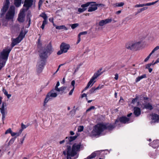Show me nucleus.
<instances>
[{"label":"nucleus","instance_id":"c85d7f7f","mask_svg":"<svg viewBox=\"0 0 159 159\" xmlns=\"http://www.w3.org/2000/svg\"><path fill=\"white\" fill-rule=\"evenodd\" d=\"M71 28L72 29H74L79 26V24L78 23H75L73 24L70 25Z\"/></svg>","mask_w":159,"mask_h":159},{"label":"nucleus","instance_id":"9d476101","mask_svg":"<svg viewBox=\"0 0 159 159\" xmlns=\"http://www.w3.org/2000/svg\"><path fill=\"white\" fill-rule=\"evenodd\" d=\"M10 3L9 0H6L5 2L3 5L2 9L1 10V13H0L1 17L4 16L6 12L8 10Z\"/></svg>","mask_w":159,"mask_h":159},{"label":"nucleus","instance_id":"ddd939ff","mask_svg":"<svg viewBox=\"0 0 159 159\" xmlns=\"http://www.w3.org/2000/svg\"><path fill=\"white\" fill-rule=\"evenodd\" d=\"M129 120V118H128L125 116H123L122 117H120L118 120H116L115 122V124H116L119 121H120L121 123L125 124L126 123H128Z\"/></svg>","mask_w":159,"mask_h":159},{"label":"nucleus","instance_id":"c756f323","mask_svg":"<svg viewBox=\"0 0 159 159\" xmlns=\"http://www.w3.org/2000/svg\"><path fill=\"white\" fill-rule=\"evenodd\" d=\"M96 156V154L94 152L93 153L87 157L88 159H91L95 157Z\"/></svg>","mask_w":159,"mask_h":159},{"label":"nucleus","instance_id":"338daca9","mask_svg":"<svg viewBox=\"0 0 159 159\" xmlns=\"http://www.w3.org/2000/svg\"><path fill=\"white\" fill-rule=\"evenodd\" d=\"M29 20V25H30V24L31 20L30 18H29V17L27 18V20Z\"/></svg>","mask_w":159,"mask_h":159},{"label":"nucleus","instance_id":"de8ad7c7","mask_svg":"<svg viewBox=\"0 0 159 159\" xmlns=\"http://www.w3.org/2000/svg\"><path fill=\"white\" fill-rule=\"evenodd\" d=\"M2 120L3 121V124L4 123V119L5 118V113H2Z\"/></svg>","mask_w":159,"mask_h":159},{"label":"nucleus","instance_id":"0e129e2a","mask_svg":"<svg viewBox=\"0 0 159 159\" xmlns=\"http://www.w3.org/2000/svg\"><path fill=\"white\" fill-rule=\"evenodd\" d=\"M153 49L156 51H157L159 49V46H156Z\"/></svg>","mask_w":159,"mask_h":159},{"label":"nucleus","instance_id":"c03bdc74","mask_svg":"<svg viewBox=\"0 0 159 159\" xmlns=\"http://www.w3.org/2000/svg\"><path fill=\"white\" fill-rule=\"evenodd\" d=\"M87 34V31H84L81 32L78 35H80V36L81 35H85L86 34Z\"/></svg>","mask_w":159,"mask_h":159},{"label":"nucleus","instance_id":"4d7b16f0","mask_svg":"<svg viewBox=\"0 0 159 159\" xmlns=\"http://www.w3.org/2000/svg\"><path fill=\"white\" fill-rule=\"evenodd\" d=\"M159 63V57L156 60L155 62L153 63V65H155L157 63Z\"/></svg>","mask_w":159,"mask_h":159},{"label":"nucleus","instance_id":"b1692460","mask_svg":"<svg viewBox=\"0 0 159 159\" xmlns=\"http://www.w3.org/2000/svg\"><path fill=\"white\" fill-rule=\"evenodd\" d=\"M56 29L57 30L64 29L65 30H68L67 28L64 25L56 26Z\"/></svg>","mask_w":159,"mask_h":159},{"label":"nucleus","instance_id":"49530a36","mask_svg":"<svg viewBox=\"0 0 159 159\" xmlns=\"http://www.w3.org/2000/svg\"><path fill=\"white\" fill-rule=\"evenodd\" d=\"M96 5L97 7H103L104 6V5L102 4H96Z\"/></svg>","mask_w":159,"mask_h":159},{"label":"nucleus","instance_id":"7c9ffc66","mask_svg":"<svg viewBox=\"0 0 159 159\" xmlns=\"http://www.w3.org/2000/svg\"><path fill=\"white\" fill-rule=\"evenodd\" d=\"M45 0H39L38 3V9L40 10L43 3L44 1Z\"/></svg>","mask_w":159,"mask_h":159},{"label":"nucleus","instance_id":"412c9836","mask_svg":"<svg viewBox=\"0 0 159 159\" xmlns=\"http://www.w3.org/2000/svg\"><path fill=\"white\" fill-rule=\"evenodd\" d=\"M21 2L22 0H14V4L16 7H18L20 6Z\"/></svg>","mask_w":159,"mask_h":159},{"label":"nucleus","instance_id":"a18cd8bd","mask_svg":"<svg viewBox=\"0 0 159 159\" xmlns=\"http://www.w3.org/2000/svg\"><path fill=\"white\" fill-rule=\"evenodd\" d=\"M23 130V129H20L19 132H16V136H18L20 135V134H21V133L22 132V131Z\"/></svg>","mask_w":159,"mask_h":159},{"label":"nucleus","instance_id":"72a5a7b5","mask_svg":"<svg viewBox=\"0 0 159 159\" xmlns=\"http://www.w3.org/2000/svg\"><path fill=\"white\" fill-rule=\"evenodd\" d=\"M95 90L96 89L95 88L93 87L89 90L88 93L90 94H92L93 93Z\"/></svg>","mask_w":159,"mask_h":159},{"label":"nucleus","instance_id":"37998d69","mask_svg":"<svg viewBox=\"0 0 159 159\" xmlns=\"http://www.w3.org/2000/svg\"><path fill=\"white\" fill-rule=\"evenodd\" d=\"M103 86H104V85H101L100 84L99 85V86L97 87L96 88H95V89H96V90H97L99 89H101L102 88Z\"/></svg>","mask_w":159,"mask_h":159},{"label":"nucleus","instance_id":"4468645a","mask_svg":"<svg viewBox=\"0 0 159 159\" xmlns=\"http://www.w3.org/2000/svg\"><path fill=\"white\" fill-rule=\"evenodd\" d=\"M151 123L158 122H159V115L156 114H153L152 116Z\"/></svg>","mask_w":159,"mask_h":159},{"label":"nucleus","instance_id":"8fccbe9b","mask_svg":"<svg viewBox=\"0 0 159 159\" xmlns=\"http://www.w3.org/2000/svg\"><path fill=\"white\" fill-rule=\"evenodd\" d=\"M151 56V54H149L147 58L145 59L144 61L145 62H147L149 60Z\"/></svg>","mask_w":159,"mask_h":159},{"label":"nucleus","instance_id":"774afa93","mask_svg":"<svg viewBox=\"0 0 159 159\" xmlns=\"http://www.w3.org/2000/svg\"><path fill=\"white\" fill-rule=\"evenodd\" d=\"M6 96H7V98L9 99L10 98V97H11V94H8V93H7V94Z\"/></svg>","mask_w":159,"mask_h":159},{"label":"nucleus","instance_id":"0eeeda50","mask_svg":"<svg viewBox=\"0 0 159 159\" xmlns=\"http://www.w3.org/2000/svg\"><path fill=\"white\" fill-rule=\"evenodd\" d=\"M70 48V45L64 43H62L60 46V50L59 51L57 54L60 55L63 53L66 52Z\"/></svg>","mask_w":159,"mask_h":159},{"label":"nucleus","instance_id":"6e6552de","mask_svg":"<svg viewBox=\"0 0 159 159\" xmlns=\"http://www.w3.org/2000/svg\"><path fill=\"white\" fill-rule=\"evenodd\" d=\"M15 8L13 6L10 7V9L6 14V19L8 20H10L13 18L15 12Z\"/></svg>","mask_w":159,"mask_h":159},{"label":"nucleus","instance_id":"79ce46f5","mask_svg":"<svg viewBox=\"0 0 159 159\" xmlns=\"http://www.w3.org/2000/svg\"><path fill=\"white\" fill-rule=\"evenodd\" d=\"M60 85V83L59 81H58L57 82V84H56V85L55 86V90H58V87Z\"/></svg>","mask_w":159,"mask_h":159},{"label":"nucleus","instance_id":"20e7f679","mask_svg":"<svg viewBox=\"0 0 159 159\" xmlns=\"http://www.w3.org/2000/svg\"><path fill=\"white\" fill-rule=\"evenodd\" d=\"M11 50L10 48L9 49H4L0 54V70L5 65L9 53Z\"/></svg>","mask_w":159,"mask_h":159},{"label":"nucleus","instance_id":"f03ea898","mask_svg":"<svg viewBox=\"0 0 159 159\" xmlns=\"http://www.w3.org/2000/svg\"><path fill=\"white\" fill-rule=\"evenodd\" d=\"M80 144L76 143L74 144L71 148L70 146H67L66 153L64 151L63 153L65 155H67V159H75L78 157L77 152L80 151Z\"/></svg>","mask_w":159,"mask_h":159},{"label":"nucleus","instance_id":"864d4df0","mask_svg":"<svg viewBox=\"0 0 159 159\" xmlns=\"http://www.w3.org/2000/svg\"><path fill=\"white\" fill-rule=\"evenodd\" d=\"M81 39H80V35H78V40L77 41L76 43L77 44H78L80 41Z\"/></svg>","mask_w":159,"mask_h":159},{"label":"nucleus","instance_id":"4c0bfd02","mask_svg":"<svg viewBox=\"0 0 159 159\" xmlns=\"http://www.w3.org/2000/svg\"><path fill=\"white\" fill-rule=\"evenodd\" d=\"M66 87H62L60 88H58V90H57V91L58 92H60V91H63L66 89Z\"/></svg>","mask_w":159,"mask_h":159},{"label":"nucleus","instance_id":"a19ab883","mask_svg":"<svg viewBox=\"0 0 159 159\" xmlns=\"http://www.w3.org/2000/svg\"><path fill=\"white\" fill-rule=\"evenodd\" d=\"M145 6V4H137L134 6L135 7H139Z\"/></svg>","mask_w":159,"mask_h":159},{"label":"nucleus","instance_id":"680f3d73","mask_svg":"<svg viewBox=\"0 0 159 159\" xmlns=\"http://www.w3.org/2000/svg\"><path fill=\"white\" fill-rule=\"evenodd\" d=\"M11 134L12 136H14L16 135V134L15 132H13L12 131L11 133Z\"/></svg>","mask_w":159,"mask_h":159},{"label":"nucleus","instance_id":"7ed1b4c3","mask_svg":"<svg viewBox=\"0 0 159 159\" xmlns=\"http://www.w3.org/2000/svg\"><path fill=\"white\" fill-rule=\"evenodd\" d=\"M115 124L110 123H99L95 126L92 131L93 135L96 136L100 135L105 129L109 131L113 130L116 127Z\"/></svg>","mask_w":159,"mask_h":159},{"label":"nucleus","instance_id":"5701e85b","mask_svg":"<svg viewBox=\"0 0 159 159\" xmlns=\"http://www.w3.org/2000/svg\"><path fill=\"white\" fill-rule=\"evenodd\" d=\"M39 16L43 19V21H47L48 16L44 12L42 13Z\"/></svg>","mask_w":159,"mask_h":159},{"label":"nucleus","instance_id":"9b49d317","mask_svg":"<svg viewBox=\"0 0 159 159\" xmlns=\"http://www.w3.org/2000/svg\"><path fill=\"white\" fill-rule=\"evenodd\" d=\"M26 10L25 9L20 11L18 15V21L20 23H22L24 21V19L25 16V12Z\"/></svg>","mask_w":159,"mask_h":159},{"label":"nucleus","instance_id":"6ab92c4d","mask_svg":"<svg viewBox=\"0 0 159 159\" xmlns=\"http://www.w3.org/2000/svg\"><path fill=\"white\" fill-rule=\"evenodd\" d=\"M134 113L136 116H138L140 115L141 111L140 108L137 107H135L134 108Z\"/></svg>","mask_w":159,"mask_h":159},{"label":"nucleus","instance_id":"5fc2aeb1","mask_svg":"<svg viewBox=\"0 0 159 159\" xmlns=\"http://www.w3.org/2000/svg\"><path fill=\"white\" fill-rule=\"evenodd\" d=\"M143 11L142 9V8H141L140 9H138V10L137 12H136V14H135L137 15V14H138V13H140L141 12Z\"/></svg>","mask_w":159,"mask_h":159},{"label":"nucleus","instance_id":"052dcab7","mask_svg":"<svg viewBox=\"0 0 159 159\" xmlns=\"http://www.w3.org/2000/svg\"><path fill=\"white\" fill-rule=\"evenodd\" d=\"M21 128L22 129H25L26 128V125H24L23 124H21Z\"/></svg>","mask_w":159,"mask_h":159},{"label":"nucleus","instance_id":"69168bd1","mask_svg":"<svg viewBox=\"0 0 159 159\" xmlns=\"http://www.w3.org/2000/svg\"><path fill=\"white\" fill-rule=\"evenodd\" d=\"M49 20L51 22L53 23V18H49Z\"/></svg>","mask_w":159,"mask_h":159},{"label":"nucleus","instance_id":"393cba45","mask_svg":"<svg viewBox=\"0 0 159 159\" xmlns=\"http://www.w3.org/2000/svg\"><path fill=\"white\" fill-rule=\"evenodd\" d=\"M124 4V3L123 2H120V3H116L114 4L113 5V6L115 7H122L123 6Z\"/></svg>","mask_w":159,"mask_h":159},{"label":"nucleus","instance_id":"f8f14e48","mask_svg":"<svg viewBox=\"0 0 159 159\" xmlns=\"http://www.w3.org/2000/svg\"><path fill=\"white\" fill-rule=\"evenodd\" d=\"M33 0H25L24 7L26 8L25 10H28L33 5Z\"/></svg>","mask_w":159,"mask_h":159},{"label":"nucleus","instance_id":"e2e57ef3","mask_svg":"<svg viewBox=\"0 0 159 159\" xmlns=\"http://www.w3.org/2000/svg\"><path fill=\"white\" fill-rule=\"evenodd\" d=\"M84 97H87V94L85 93H84L82 95L81 98H83Z\"/></svg>","mask_w":159,"mask_h":159},{"label":"nucleus","instance_id":"2f4dec72","mask_svg":"<svg viewBox=\"0 0 159 159\" xmlns=\"http://www.w3.org/2000/svg\"><path fill=\"white\" fill-rule=\"evenodd\" d=\"M158 2V0H157L154 2H150V3H147L145 4V6H151L152 5H153L155 4V3H157V2Z\"/></svg>","mask_w":159,"mask_h":159},{"label":"nucleus","instance_id":"473e14b6","mask_svg":"<svg viewBox=\"0 0 159 159\" xmlns=\"http://www.w3.org/2000/svg\"><path fill=\"white\" fill-rule=\"evenodd\" d=\"M82 8H80L78 9V11L80 13H82L86 9V7H82Z\"/></svg>","mask_w":159,"mask_h":159},{"label":"nucleus","instance_id":"e433bc0d","mask_svg":"<svg viewBox=\"0 0 159 159\" xmlns=\"http://www.w3.org/2000/svg\"><path fill=\"white\" fill-rule=\"evenodd\" d=\"M16 137H15L12 138L9 141V144H12L15 141L16 139Z\"/></svg>","mask_w":159,"mask_h":159},{"label":"nucleus","instance_id":"c9c22d12","mask_svg":"<svg viewBox=\"0 0 159 159\" xmlns=\"http://www.w3.org/2000/svg\"><path fill=\"white\" fill-rule=\"evenodd\" d=\"M84 126H79L78 128V131L79 132H81L83 130Z\"/></svg>","mask_w":159,"mask_h":159},{"label":"nucleus","instance_id":"39448f33","mask_svg":"<svg viewBox=\"0 0 159 159\" xmlns=\"http://www.w3.org/2000/svg\"><path fill=\"white\" fill-rule=\"evenodd\" d=\"M102 69V68H100L94 74L93 76L88 83L87 85L84 89L83 91H84L88 89L91 85V86H92L93 84L96 82V81L94 80H95L97 79L99 76L100 75L103 73V72H101Z\"/></svg>","mask_w":159,"mask_h":159},{"label":"nucleus","instance_id":"6e6d98bb","mask_svg":"<svg viewBox=\"0 0 159 159\" xmlns=\"http://www.w3.org/2000/svg\"><path fill=\"white\" fill-rule=\"evenodd\" d=\"M75 81L73 80L71 81V84L73 87H75Z\"/></svg>","mask_w":159,"mask_h":159},{"label":"nucleus","instance_id":"dca6fc26","mask_svg":"<svg viewBox=\"0 0 159 159\" xmlns=\"http://www.w3.org/2000/svg\"><path fill=\"white\" fill-rule=\"evenodd\" d=\"M77 136L66 137L65 138V140L66 142V144H69L70 142L75 140L77 138Z\"/></svg>","mask_w":159,"mask_h":159},{"label":"nucleus","instance_id":"13d9d810","mask_svg":"<svg viewBox=\"0 0 159 159\" xmlns=\"http://www.w3.org/2000/svg\"><path fill=\"white\" fill-rule=\"evenodd\" d=\"M3 91L5 95H6L7 94L8 92L5 89H3Z\"/></svg>","mask_w":159,"mask_h":159},{"label":"nucleus","instance_id":"a211bd4d","mask_svg":"<svg viewBox=\"0 0 159 159\" xmlns=\"http://www.w3.org/2000/svg\"><path fill=\"white\" fill-rule=\"evenodd\" d=\"M126 48L128 49L134 50V42H129L126 44Z\"/></svg>","mask_w":159,"mask_h":159},{"label":"nucleus","instance_id":"2eb2a0df","mask_svg":"<svg viewBox=\"0 0 159 159\" xmlns=\"http://www.w3.org/2000/svg\"><path fill=\"white\" fill-rule=\"evenodd\" d=\"M112 21L111 19H106L105 20H102L99 23V25L100 26H103L104 25L111 22Z\"/></svg>","mask_w":159,"mask_h":159},{"label":"nucleus","instance_id":"aec40b11","mask_svg":"<svg viewBox=\"0 0 159 159\" xmlns=\"http://www.w3.org/2000/svg\"><path fill=\"white\" fill-rule=\"evenodd\" d=\"M140 44V42H134V50H137L140 48L141 46Z\"/></svg>","mask_w":159,"mask_h":159},{"label":"nucleus","instance_id":"a878e982","mask_svg":"<svg viewBox=\"0 0 159 159\" xmlns=\"http://www.w3.org/2000/svg\"><path fill=\"white\" fill-rule=\"evenodd\" d=\"M144 107L145 108L147 109H148L150 110H152L153 107L151 104H150L149 103H147L145 104L144 106Z\"/></svg>","mask_w":159,"mask_h":159},{"label":"nucleus","instance_id":"cd10ccee","mask_svg":"<svg viewBox=\"0 0 159 159\" xmlns=\"http://www.w3.org/2000/svg\"><path fill=\"white\" fill-rule=\"evenodd\" d=\"M1 112V114L5 113V107L4 106V103H3L1 108H0Z\"/></svg>","mask_w":159,"mask_h":159},{"label":"nucleus","instance_id":"4be33fe9","mask_svg":"<svg viewBox=\"0 0 159 159\" xmlns=\"http://www.w3.org/2000/svg\"><path fill=\"white\" fill-rule=\"evenodd\" d=\"M147 77L146 75L145 74H144L141 76H139L136 78L135 80V81L136 82H137L140 80L141 79L146 78Z\"/></svg>","mask_w":159,"mask_h":159},{"label":"nucleus","instance_id":"bb28decb","mask_svg":"<svg viewBox=\"0 0 159 159\" xmlns=\"http://www.w3.org/2000/svg\"><path fill=\"white\" fill-rule=\"evenodd\" d=\"M25 35V34H24L22 31H21L20 33V34L19 36L18 37L19 38H20V39L21 40H22L23 39V38L24 37Z\"/></svg>","mask_w":159,"mask_h":159},{"label":"nucleus","instance_id":"423d86ee","mask_svg":"<svg viewBox=\"0 0 159 159\" xmlns=\"http://www.w3.org/2000/svg\"><path fill=\"white\" fill-rule=\"evenodd\" d=\"M90 6L88 10L89 12H92L97 9V7L96 5V2H88L85 4H82L81 7H87Z\"/></svg>","mask_w":159,"mask_h":159},{"label":"nucleus","instance_id":"58836bf2","mask_svg":"<svg viewBox=\"0 0 159 159\" xmlns=\"http://www.w3.org/2000/svg\"><path fill=\"white\" fill-rule=\"evenodd\" d=\"M95 108V107L93 106L90 107L89 108L87 109L86 111V112H88L94 109Z\"/></svg>","mask_w":159,"mask_h":159},{"label":"nucleus","instance_id":"09e8293b","mask_svg":"<svg viewBox=\"0 0 159 159\" xmlns=\"http://www.w3.org/2000/svg\"><path fill=\"white\" fill-rule=\"evenodd\" d=\"M152 65H153V64L149 63V64H147L146 65V68L148 69V68H150V67Z\"/></svg>","mask_w":159,"mask_h":159},{"label":"nucleus","instance_id":"3c124183","mask_svg":"<svg viewBox=\"0 0 159 159\" xmlns=\"http://www.w3.org/2000/svg\"><path fill=\"white\" fill-rule=\"evenodd\" d=\"M137 100V97L135 98H134L132 100L131 102V103L132 104H134L135 101H136Z\"/></svg>","mask_w":159,"mask_h":159},{"label":"nucleus","instance_id":"f704fd0d","mask_svg":"<svg viewBox=\"0 0 159 159\" xmlns=\"http://www.w3.org/2000/svg\"><path fill=\"white\" fill-rule=\"evenodd\" d=\"M47 21H43L42 25L41 26V28L43 30L44 28L45 25L47 24Z\"/></svg>","mask_w":159,"mask_h":159},{"label":"nucleus","instance_id":"f3484780","mask_svg":"<svg viewBox=\"0 0 159 159\" xmlns=\"http://www.w3.org/2000/svg\"><path fill=\"white\" fill-rule=\"evenodd\" d=\"M21 40L18 37L16 39H14L12 41L11 43V48L12 49V48L14 47L15 45H16L17 43H19ZM5 49H9V48H7Z\"/></svg>","mask_w":159,"mask_h":159},{"label":"nucleus","instance_id":"603ef678","mask_svg":"<svg viewBox=\"0 0 159 159\" xmlns=\"http://www.w3.org/2000/svg\"><path fill=\"white\" fill-rule=\"evenodd\" d=\"M25 135L22 138L20 139V142L21 143V144H22L23 143V141L25 140Z\"/></svg>","mask_w":159,"mask_h":159},{"label":"nucleus","instance_id":"bf43d9fd","mask_svg":"<svg viewBox=\"0 0 159 159\" xmlns=\"http://www.w3.org/2000/svg\"><path fill=\"white\" fill-rule=\"evenodd\" d=\"M115 79L116 80H117L118 78V75L117 74H116L115 75Z\"/></svg>","mask_w":159,"mask_h":159},{"label":"nucleus","instance_id":"1a4fd4ad","mask_svg":"<svg viewBox=\"0 0 159 159\" xmlns=\"http://www.w3.org/2000/svg\"><path fill=\"white\" fill-rule=\"evenodd\" d=\"M55 89L52 90L50 92L48 93L46 95V97L45 99L44 103H47L48 101L52 98H55L57 96V93H53Z\"/></svg>","mask_w":159,"mask_h":159},{"label":"nucleus","instance_id":"ea45409f","mask_svg":"<svg viewBox=\"0 0 159 159\" xmlns=\"http://www.w3.org/2000/svg\"><path fill=\"white\" fill-rule=\"evenodd\" d=\"M12 131L11 128H9L8 129H7L5 132V134H7L8 133H11Z\"/></svg>","mask_w":159,"mask_h":159},{"label":"nucleus","instance_id":"f257e3e1","mask_svg":"<svg viewBox=\"0 0 159 159\" xmlns=\"http://www.w3.org/2000/svg\"><path fill=\"white\" fill-rule=\"evenodd\" d=\"M52 46L50 42L46 47L42 48L39 52L40 60L38 62L36 66V70L38 73L41 72L45 65V60L48 58V55H49L53 52Z\"/></svg>","mask_w":159,"mask_h":159}]
</instances>
